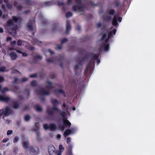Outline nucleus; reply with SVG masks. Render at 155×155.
Instances as JSON below:
<instances>
[{
  "label": "nucleus",
  "instance_id": "obj_15",
  "mask_svg": "<svg viewBox=\"0 0 155 155\" xmlns=\"http://www.w3.org/2000/svg\"><path fill=\"white\" fill-rule=\"evenodd\" d=\"M13 19L14 21L15 22L17 21L19 19L18 18L16 17L15 16H13Z\"/></svg>",
  "mask_w": 155,
  "mask_h": 155
},
{
  "label": "nucleus",
  "instance_id": "obj_23",
  "mask_svg": "<svg viewBox=\"0 0 155 155\" xmlns=\"http://www.w3.org/2000/svg\"><path fill=\"white\" fill-rule=\"evenodd\" d=\"M114 13V11L113 10H111L109 12V14L110 15H113Z\"/></svg>",
  "mask_w": 155,
  "mask_h": 155
},
{
  "label": "nucleus",
  "instance_id": "obj_33",
  "mask_svg": "<svg viewBox=\"0 0 155 155\" xmlns=\"http://www.w3.org/2000/svg\"><path fill=\"white\" fill-rule=\"evenodd\" d=\"M3 32V29L2 28H0V32L2 33Z\"/></svg>",
  "mask_w": 155,
  "mask_h": 155
},
{
  "label": "nucleus",
  "instance_id": "obj_30",
  "mask_svg": "<svg viewBox=\"0 0 155 155\" xmlns=\"http://www.w3.org/2000/svg\"><path fill=\"white\" fill-rule=\"evenodd\" d=\"M11 40V38L10 37H8L7 38V40L8 41Z\"/></svg>",
  "mask_w": 155,
  "mask_h": 155
},
{
  "label": "nucleus",
  "instance_id": "obj_9",
  "mask_svg": "<svg viewBox=\"0 0 155 155\" xmlns=\"http://www.w3.org/2000/svg\"><path fill=\"white\" fill-rule=\"evenodd\" d=\"M64 149V147L61 145H60L59 147V150L60 151L63 152Z\"/></svg>",
  "mask_w": 155,
  "mask_h": 155
},
{
  "label": "nucleus",
  "instance_id": "obj_44",
  "mask_svg": "<svg viewBox=\"0 0 155 155\" xmlns=\"http://www.w3.org/2000/svg\"><path fill=\"white\" fill-rule=\"evenodd\" d=\"M12 21L11 20L10 21H9V22H10L11 23H12Z\"/></svg>",
  "mask_w": 155,
  "mask_h": 155
},
{
  "label": "nucleus",
  "instance_id": "obj_6",
  "mask_svg": "<svg viewBox=\"0 0 155 155\" xmlns=\"http://www.w3.org/2000/svg\"><path fill=\"white\" fill-rule=\"evenodd\" d=\"M112 24L114 26H116L117 25V17L116 16H115L112 21Z\"/></svg>",
  "mask_w": 155,
  "mask_h": 155
},
{
  "label": "nucleus",
  "instance_id": "obj_38",
  "mask_svg": "<svg viewBox=\"0 0 155 155\" xmlns=\"http://www.w3.org/2000/svg\"><path fill=\"white\" fill-rule=\"evenodd\" d=\"M67 41V40L66 39H64L63 40L62 42H64L66 41Z\"/></svg>",
  "mask_w": 155,
  "mask_h": 155
},
{
  "label": "nucleus",
  "instance_id": "obj_39",
  "mask_svg": "<svg viewBox=\"0 0 155 155\" xmlns=\"http://www.w3.org/2000/svg\"><path fill=\"white\" fill-rule=\"evenodd\" d=\"M2 15V12L0 11V17Z\"/></svg>",
  "mask_w": 155,
  "mask_h": 155
},
{
  "label": "nucleus",
  "instance_id": "obj_28",
  "mask_svg": "<svg viewBox=\"0 0 155 155\" xmlns=\"http://www.w3.org/2000/svg\"><path fill=\"white\" fill-rule=\"evenodd\" d=\"M122 19V18L121 17H118V21L120 22H121V21Z\"/></svg>",
  "mask_w": 155,
  "mask_h": 155
},
{
  "label": "nucleus",
  "instance_id": "obj_22",
  "mask_svg": "<svg viewBox=\"0 0 155 155\" xmlns=\"http://www.w3.org/2000/svg\"><path fill=\"white\" fill-rule=\"evenodd\" d=\"M8 140V138H7L3 139L2 140V142L4 143L6 142Z\"/></svg>",
  "mask_w": 155,
  "mask_h": 155
},
{
  "label": "nucleus",
  "instance_id": "obj_41",
  "mask_svg": "<svg viewBox=\"0 0 155 155\" xmlns=\"http://www.w3.org/2000/svg\"><path fill=\"white\" fill-rule=\"evenodd\" d=\"M73 110H75V107H73Z\"/></svg>",
  "mask_w": 155,
  "mask_h": 155
},
{
  "label": "nucleus",
  "instance_id": "obj_35",
  "mask_svg": "<svg viewBox=\"0 0 155 155\" xmlns=\"http://www.w3.org/2000/svg\"><path fill=\"white\" fill-rule=\"evenodd\" d=\"M64 108H65V107H66V106H65V104H64L63 105H62V108H63V109H64Z\"/></svg>",
  "mask_w": 155,
  "mask_h": 155
},
{
  "label": "nucleus",
  "instance_id": "obj_31",
  "mask_svg": "<svg viewBox=\"0 0 155 155\" xmlns=\"http://www.w3.org/2000/svg\"><path fill=\"white\" fill-rule=\"evenodd\" d=\"M0 100H5L4 99L2 96H0Z\"/></svg>",
  "mask_w": 155,
  "mask_h": 155
},
{
  "label": "nucleus",
  "instance_id": "obj_26",
  "mask_svg": "<svg viewBox=\"0 0 155 155\" xmlns=\"http://www.w3.org/2000/svg\"><path fill=\"white\" fill-rule=\"evenodd\" d=\"M16 43V42L15 41H14L12 42L11 44V45L12 46H13Z\"/></svg>",
  "mask_w": 155,
  "mask_h": 155
},
{
  "label": "nucleus",
  "instance_id": "obj_34",
  "mask_svg": "<svg viewBox=\"0 0 155 155\" xmlns=\"http://www.w3.org/2000/svg\"><path fill=\"white\" fill-rule=\"evenodd\" d=\"M49 52L51 54H53V52L52 51H51V50H49Z\"/></svg>",
  "mask_w": 155,
  "mask_h": 155
},
{
  "label": "nucleus",
  "instance_id": "obj_42",
  "mask_svg": "<svg viewBox=\"0 0 155 155\" xmlns=\"http://www.w3.org/2000/svg\"><path fill=\"white\" fill-rule=\"evenodd\" d=\"M8 90V89L6 88V89H5V91H7Z\"/></svg>",
  "mask_w": 155,
  "mask_h": 155
},
{
  "label": "nucleus",
  "instance_id": "obj_4",
  "mask_svg": "<svg viewBox=\"0 0 155 155\" xmlns=\"http://www.w3.org/2000/svg\"><path fill=\"white\" fill-rule=\"evenodd\" d=\"M44 127L45 129H50L51 130H54L55 129V127L53 124H51L50 126H48L47 124H45L44 125Z\"/></svg>",
  "mask_w": 155,
  "mask_h": 155
},
{
  "label": "nucleus",
  "instance_id": "obj_16",
  "mask_svg": "<svg viewBox=\"0 0 155 155\" xmlns=\"http://www.w3.org/2000/svg\"><path fill=\"white\" fill-rule=\"evenodd\" d=\"M72 14L71 12H68L66 14L67 17H69L72 15Z\"/></svg>",
  "mask_w": 155,
  "mask_h": 155
},
{
  "label": "nucleus",
  "instance_id": "obj_36",
  "mask_svg": "<svg viewBox=\"0 0 155 155\" xmlns=\"http://www.w3.org/2000/svg\"><path fill=\"white\" fill-rule=\"evenodd\" d=\"M22 80H23V81H26V78H23V79Z\"/></svg>",
  "mask_w": 155,
  "mask_h": 155
},
{
  "label": "nucleus",
  "instance_id": "obj_19",
  "mask_svg": "<svg viewBox=\"0 0 155 155\" xmlns=\"http://www.w3.org/2000/svg\"><path fill=\"white\" fill-rule=\"evenodd\" d=\"M5 71V68L4 67L0 68V71Z\"/></svg>",
  "mask_w": 155,
  "mask_h": 155
},
{
  "label": "nucleus",
  "instance_id": "obj_43",
  "mask_svg": "<svg viewBox=\"0 0 155 155\" xmlns=\"http://www.w3.org/2000/svg\"><path fill=\"white\" fill-rule=\"evenodd\" d=\"M10 49L11 50H13V48H10Z\"/></svg>",
  "mask_w": 155,
  "mask_h": 155
},
{
  "label": "nucleus",
  "instance_id": "obj_14",
  "mask_svg": "<svg viewBox=\"0 0 155 155\" xmlns=\"http://www.w3.org/2000/svg\"><path fill=\"white\" fill-rule=\"evenodd\" d=\"M12 131L11 130H8L7 132V135H10L11 134H12Z\"/></svg>",
  "mask_w": 155,
  "mask_h": 155
},
{
  "label": "nucleus",
  "instance_id": "obj_8",
  "mask_svg": "<svg viewBox=\"0 0 155 155\" xmlns=\"http://www.w3.org/2000/svg\"><path fill=\"white\" fill-rule=\"evenodd\" d=\"M10 56L12 60L15 59L17 58L16 54L14 53H12L10 54Z\"/></svg>",
  "mask_w": 155,
  "mask_h": 155
},
{
  "label": "nucleus",
  "instance_id": "obj_18",
  "mask_svg": "<svg viewBox=\"0 0 155 155\" xmlns=\"http://www.w3.org/2000/svg\"><path fill=\"white\" fill-rule=\"evenodd\" d=\"M71 142V139L70 138H68L67 139V142L69 144Z\"/></svg>",
  "mask_w": 155,
  "mask_h": 155
},
{
  "label": "nucleus",
  "instance_id": "obj_17",
  "mask_svg": "<svg viewBox=\"0 0 155 155\" xmlns=\"http://www.w3.org/2000/svg\"><path fill=\"white\" fill-rule=\"evenodd\" d=\"M36 110L38 111H41L42 110L41 108L40 107H37L36 108Z\"/></svg>",
  "mask_w": 155,
  "mask_h": 155
},
{
  "label": "nucleus",
  "instance_id": "obj_5",
  "mask_svg": "<svg viewBox=\"0 0 155 155\" xmlns=\"http://www.w3.org/2000/svg\"><path fill=\"white\" fill-rule=\"evenodd\" d=\"M63 122L64 124L66 126H70L71 125V123L67 120H64Z\"/></svg>",
  "mask_w": 155,
  "mask_h": 155
},
{
  "label": "nucleus",
  "instance_id": "obj_32",
  "mask_svg": "<svg viewBox=\"0 0 155 155\" xmlns=\"http://www.w3.org/2000/svg\"><path fill=\"white\" fill-rule=\"evenodd\" d=\"M3 81V78H2L0 77V82Z\"/></svg>",
  "mask_w": 155,
  "mask_h": 155
},
{
  "label": "nucleus",
  "instance_id": "obj_37",
  "mask_svg": "<svg viewBox=\"0 0 155 155\" xmlns=\"http://www.w3.org/2000/svg\"><path fill=\"white\" fill-rule=\"evenodd\" d=\"M17 140L18 139L16 138H15V139H14V142H16Z\"/></svg>",
  "mask_w": 155,
  "mask_h": 155
},
{
  "label": "nucleus",
  "instance_id": "obj_3",
  "mask_svg": "<svg viewBox=\"0 0 155 155\" xmlns=\"http://www.w3.org/2000/svg\"><path fill=\"white\" fill-rule=\"evenodd\" d=\"M9 111L8 108H6L4 109H2L0 110V116H1L3 114L7 115H8Z\"/></svg>",
  "mask_w": 155,
  "mask_h": 155
},
{
  "label": "nucleus",
  "instance_id": "obj_27",
  "mask_svg": "<svg viewBox=\"0 0 155 155\" xmlns=\"http://www.w3.org/2000/svg\"><path fill=\"white\" fill-rule=\"evenodd\" d=\"M32 85L34 86L36 84V82L35 81H33L31 83Z\"/></svg>",
  "mask_w": 155,
  "mask_h": 155
},
{
  "label": "nucleus",
  "instance_id": "obj_10",
  "mask_svg": "<svg viewBox=\"0 0 155 155\" xmlns=\"http://www.w3.org/2000/svg\"><path fill=\"white\" fill-rule=\"evenodd\" d=\"M17 52L19 53H21L23 56L25 57L27 55V54L26 53L22 52L21 51L17 50Z\"/></svg>",
  "mask_w": 155,
  "mask_h": 155
},
{
  "label": "nucleus",
  "instance_id": "obj_24",
  "mask_svg": "<svg viewBox=\"0 0 155 155\" xmlns=\"http://www.w3.org/2000/svg\"><path fill=\"white\" fill-rule=\"evenodd\" d=\"M70 29V26L69 25H68L66 27L67 30H69Z\"/></svg>",
  "mask_w": 155,
  "mask_h": 155
},
{
  "label": "nucleus",
  "instance_id": "obj_7",
  "mask_svg": "<svg viewBox=\"0 0 155 155\" xmlns=\"http://www.w3.org/2000/svg\"><path fill=\"white\" fill-rule=\"evenodd\" d=\"M71 133V130H66L64 134V136L66 137L68 135L70 134Z\"/></svg>",
  "mask_w": 155,
  "mask_h": 155
},
{
  "label": "nucleus",
  "instance_id": "obj_2",
  "mask_svg": "<svg viewBox=\"0 0 155 155\" xmlns=\"http://www.w3.org/2000/svg\"><path fill=\"white\" fill-rule=\"evenodd\" d=\"M48 152L50 155H54L55 153V148L52 145L49 146L48 147Z\"/></svg>",
  "mask_w": 155,
  "mask_h": 155
},
{
  "label": "nucleus",
  "instance_id": "obj_13",
  "mask_svg": "<svg viewBox=\"0 0 155 155\" xmlns=\"http://www.w3.org/2000/svg\"><path fill=\"white\" fill-rule=\"evenodd\" d=\"M62 152V151L58 150L56 152V153L57 155H61Z\"/></svg>",
  "mask_w": 155,
  "mask_h": 155
},
{
  "label": "nucleus",
  "instance_id": "obj_12",
  "mask_svg": "<svg viewBox=\"0 0 155 155\" xmlns=\"http://www.w3.org/2000/svg\"><path fill=\"white\" fill-rule=\"evenodd\" d=\"M30 119V117L28 115H26L25 117V120L26 121H28Z\"/></svg>",
  "mask_w": 155,
  "mask_h": 155
},
{
  "label": "nucleus",
  "instance_id": "obj_40",
  "mask_svg": "<svg viewBox=\"0 0 155 155\" xmlns=\"http://www.w3.org/2000/svg\"><path fill=\"white\" fill-rule=\"evenodd\" d=\"M18 106L17 105V106L16 107V106H14V107L15 108H17V107H18Z\"/></svg>",
  "mask_w": 155,
  "mask_h": 155
},
{
  "label": "nucleus",
  "instance_id": "obj_21",
  "mask_svg": "<svg viewBox=\"0 0 155 155\" xmlns=\"http://www.w3.org/2000/svg\"><path fill=\"white\" fill-rule=\"evenodd\" d=\"M52 102L54 104H58V103L57 102V101L56 100H54L52 101Z\"/></svg>",
  "mask_w": 155,
  "mask_h": 155
},
{
  "label": "nucleus",
  "instance_id": "obj_20",
  "mask_svg": "<svg viewBox=\"0 0 155 155\" xmlns=\"http://www.w3.org/2000/svg\"><path fill=\"white\" fill-rule=\"evenodd\" d=\"M17 43H18V45H21L22 44V42L21 41L19 40L18 41Z\"/></svg>",
  "mask_w": 155,
  "mask_h": 155
},
{
  "label": "nucleus",
  "instance_id": "obj_25",
  "mask_svg": "<svg viewBox=\"0 0 155 155\" xmlns=\"http://www.w3.org/2000/svg\"><path fill=\"white\" fill-rule=\"evenodd\" d=\"M109 48V46H107L106 47H104V50L105 51H107L108 50Z\"/></svg>",
  "mask_w": 155,
  "mask_h": 155
},
{
  "label": "nucleus",
  "instance_id": "obj_29",
  "mask_svg": "<svg viewBox=\"0 0 155 155\" xmlns=\"http://www.w3.org/2000/svg\"><path fill=\"white\" fill-rule=\"evenodd\" d=\"M57 137L58 139H59L61 137V136L60 134H58L57 136Z\"/></svg>",
  "mask_w": 155,
  "mask_h": 155
},
{
  "label": "nucleus",
  "instance_id": "obj_1",
  "mask_svg": "<svg viewBox=\"0 0 155 155\" xmlns=\"http://www.w3.org/2000/svg\"><path fill=\"white\" fill-rule=\"evenodd\" d=\"M116 31V30L114 29L113 31V34H112L111 32H110L108 34V35L107 36L105 34H103L102 36V39L104 40L105 39L106 41L107 42L108 41L109 39L110 38L112 35H115Z\"/></svg>",
  "mask_w": 155,
  "mask_h": 155
},
{
  "label": "nucleus",
  "instance_id": "obj_11",
  "mask_svg": "<svg viewBox=\"0 0 155 155\" xmlns=\"http://www.w3.org/2000/svg\"><path fill=\"white\" fill-rule=\"evenodd\" d=\"M23 147L24 148H27V147L28 145V141H26L24 143Z\"/></svg>",
  "mask_w": 155,
  "mask_h": 155
}]
</instances>
